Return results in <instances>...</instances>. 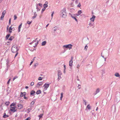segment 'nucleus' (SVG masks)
Here are the masks:
<instances>
[{
	"instance_id": "obj_1",
	"label": "nucleus",
	"mask_w": 120,
	"mask_h": 120,
	"mask_svg": "<svg viewBox=\"0 0 120 120\" xmlns=\"http://www.w3.org/2000/svg\"><path fill=\"white\" fill-rule=\"evenodd\" d=\"M60 15L62 16L63 18H65L67 16V14L66 11V9L64 8L63 10H62L60 12Z\"/></svg>"
},
{
	"instance_id": "obj_2",
	"label": "nucleus",
	"mask_w": 120,
	"mask_h": 120,
	"mask_svg": "<svg viewBox=\"0 0 120 120\" xmlns=\"http://www.w3.org/2000/svg\"><path fill=\"white\" fill-rule=\"evenodd\" d=\"M11 51L12 52L15 53L17 52L19 50L17 49V47L15 45H13L11 48Z\"/></svg>"
},
{
	"instance_id": "obj_3",
	"label": "nucleus",
	"mask_w": 120,
	"mask_h": 120,
	"mask_svg": "<svg viewBox=\"0 0 120 120\" xmlns=\"http://www.w3.org/2000/svg\"><path fill=\"white\" fill-rule=\"evenodd\" d=\"M72 45L71 44H69L63 45V47L64 49V51H65L66 50L65 49V48L68 49L69 48V49H70L72 48Z\"/></svg>"
},
{
	"instance_id": "obj_4",
	"label": "nucleus",
	"mask_w": 120,
	"mask_h": 120,
	"mask_svg": "<svg viewBox=\"0 0 120 120\" xmlns=\"http://www.w3.org/2000/svg\"><path fill=\"white\" fill-rule=\"evenodd\" d=\"M50 84H47L45 83L43 86V87H44V89L45 90H46L47 89V88L49 87Z\"/></svg>"
},
{
	"instance_id": "obj_5",
	"label": "nucleus",
	"mask_w": 120,
	"mask_h": 120,
	"mask_svg": "<svg viewBox=\"0 0 120 120\" xmlns=\"http://www.w3.org/2000/svg\"><path fill=\"white\" fill-rule=\"evenodd\" d=\"M69 14L71 16V17L75 19L76 22H78L77 20L75 17V16L76 15L75 14H71L70 13H69Z\"/></svg>"
},
{
	"instance_id": "obj_6",
	"label": "nucleus",
	"mask_w": 120,
	"mask_h": 120,
	"mask_svg": "<svg viewBox=\"0 0 120 120\" xmlns=\"http://www.w3.org/2000/svg\"><path fill=\"white\" fill-rule=\"evenodd\" d=\"M43 83L42 82H38L36 85V87H38L40 86Z\"/></svg>"
},
{
	"instance_id": "obj_7",
	"label": "nucleus",
	"mask_w": 120,
	"mask_h": 120,
	"mask_svg": "<svg viewBox=\"0 0 120 120\" xmlns=\"http://www.w3.org/2000/svg\"><path fill=\"white\" fill-rule=\"evenodd\" d=\"M26 94V93L25 92H21V94L20 95V97H22L23 96H25Z\"/></svg>"
},
{
	"instance_id": "obj_8",
	"label": "nucleus",
	"mask_w": 120,
	"mask_h": 120,
	"mask_svg": "<svg viewBox=\"0 0 120 120\" xmlns=\"http://www.w3.org/2000/svg\"><path fill=\"white\" fill-rule=\"evenodd\" d=\"M15 108L14 107H11V110L13 112L16 111V110L15 109Z\"/></svg>"
},
{
	"instance_id": "obj_9",
	"label": "nucleus",
	"mask_w": 120,
	"mask_h": 120,
	"mask_svg": "<svg viewBox=\"0 0 120 120\" xmlns=\"http://www.w3.org/2000/svg\"><path fill=\"white\" fill-rule=\"evenodd\" d=\"M82 11L81 10H79L78 12V13L75 14V15L77 16H79L82 13Z\"/></svg>"
},
{
	"instance_id": "obj_10",
	"label": "nucleus",
	"mask_w": 120,
	"mask_h": 120,
	"mask_svg": "<svg viewBox=\"0 0 120 120\" xmlns=\"http://www.w3.org/2000/svg\"><path fill=\"white\" fill-rule=\"evenodd\" d=\"M18 108L19 109H20L23 107V106L21 104H19L18 105Z\"/></svg>"
},
{
	"instance_id": "obj_11",
	"label": "nucleus",
	"mask_w": 120,
	"mask_h": 120,
	"mask_svg": "<svg viewBox=\"0 0 120 120\" xmlns=\"http://www.w3.org/2000/svg\"><path fill=\"white\" fill-rule=\"evenodd\" d=\"M95 18V16L93 15L92 18L90 19V20L92 22H94V19Z\"/></svg>"
},
{
	"instance_id": "obj_12",
	"label": "nucleus",
	"mask_w": 120,
	"mask_h": 120,
	"mask_svg": "<svg viewBox=\"0 0 120 120\" xmlns=\"http://www.w3.org/2000/svg\"><path fill=\"white\" fill-rule=\"evenodd\" d=\"M48 4V2L47 1H46L45 2V3L43 5V7H44L45 8H47L48 6L47 5Z\"/></svg>"
},
{
	"instance_id": "obj_13",
	"label": "nucleus",
	"mask_w": 120,
	"mask_h": 120,
	"mask_svg": "<svg viewBox=\"0 0 120 120\" xmlns=\"http://www.w3.org/2000/svg\"><path fill=\"white\" fill-rule=\"evenodd\" d=\"M3 117L4 118H6L8 117H9V116L8 115H6V113L4 112V115Z\"/></svg>"
},
{
	"instance_id": "obj_14",
	"label": "nucleus",
	"mask_w": 120,
	"mask_h": 120,
	"mask_svg": "<svg viewBox=\"0 0 120 120\" xmlns=\"http://www.w3.org/2000/svg\"><path fill=\"white\" fill-rule=\"evenodd\" d=\"M36 9H37V11H39L41 9V7H39L38 6V5H36Z\"/></svg>"
},
{
	"instance_id": "obj_15",
	"label": "nucleus",
	"mask_w": 120,
	"mask_h": 120,
	"mask_svg": "<svg viewBox=\"0 0 120 120\" xmlns=\"http://www.w3.org/2000/svg\"><path fill=\"white\" fill-rule=\"evenodd\" d=\"M12 25H11V26L9 27V29L8 30V32L10 33H11L12 32Z\"/></svg>"
},
{
	"instance_id": "obj_16",
	"label": "nucleus",
	"mask_w": 120,
	"mask_h": 120,
	"mask_svg": "<svg viewBox=\"0 0 120 120\" xmlns=\"http://www.w3.org/2000/svg\"><path fill=\"white\" fill-rule=\"evenodd\" d=\"M73 61L72 60H70L69 61V65L70 67H72L73 65Z\"/></svg>"
},
{
	"instance_id": "obj_17",
	"label": "nucleus",
	"mask_w": 120,
	"mask_h": 120,
	"mask_svg": "<svg viewBox=\"0 0 120 120\" xmlns=\"http://www.w3.org/2000/svg\"><path fill=\"white\" fill-rule=\"evenodd\" d=\"M9 61L8 59H7L6 61V66L7 67V68L9 67Z\"/></svg>"
},
{
	"instance_id": "obj_18",
	"label": "nucleus",
	"mask_w": 120,
	"mask_h": 120,
	"mask_svg": "<svg viewBox=\"0 0 120 120\" xmlns=\"http://www.w3.org/2000/svg\"><path fill=\"white\" fill-rule=\"evenodd\" d=\"M115 75L117 77H119V78H120V75L118 73H116L115 74Z\"/></svg>"
},
{
	"instance_id": "obj_19",
	"label": "nucleus",
	"mask_w": 120,
	"mask_h": 120,
	"mask_svg": "<svg viewBox=\"0 0 120 120\" xmlns=\"http://www.w3.org/2000/svg\"><path fill=\"white\" fill-rule=\"evenodd\" d=\"M22 23H21L19 26L18 31L19 32L20 31V29L22 27Z\"/></svg>"
},
{
	"instance_id": "obj_20",
	"label": "nucleus",
	"mask_w": 120,
	"mask_h": 120,
	"mask_svg": "<svg viewBox=\"0 0 120 120\" xmlns=\"http://www.w3.org/2000/svg\"><path fill=\"white\" fill-rule=\"evenodd\" d=\"M58 76H59V75H61L62 74V73L60 71V70H58Z\"/></svg>"
},
{
	"instance_id": "obj_21",
	"label": "nucleus",
	"mask_w": 120,
	"mask_h": 120,
	"mask_svg": "<svg viewBox=\"0 0 120 120\" xmlns=\"http://www.w3.org/2000/svg\"><path fill=\"white\" fill-rule=\"evenodd\" d=\"M46 43V41H44L43 42L41 43L42 46L45 45Z\"/></svg>"
},
{
	"instance_id": "obj_22",
	"label": "nucleus",
	"mask_w": 120,
	"mask_h": 120,
	"mask_svg": "<svg viewBox=\"0 0 120 120\" xmlns=\"http://www.w3.org/2000/svg\"><path fill=\"white\" fill-rule=\"evenodd\" d=\"M58 28L56 26H55V27H53L52 28L53 30L55 32L56 31V30L58 29Z\"/></svg>"
},
{
	"instance_id": "obj_23",
	"label": "nucleus",
	"mask_w": 120,
	"mask_h": 120,
	"mask_svg": "<svg viewBox=\"0 0 120 120\" xmlns=\"http://www.w3.org/2000/svg\"><path fill=\"white\" fill-rule=\"evenodd\" d=\"M116 84V82H112L111 84L110 85L111 86H115Z\"/></svg>"
},
{
	"instance_id": "obj_24",
	"label": "nucleus",
	"mask_w": 120,
	"mask_h": 120,
	"mask_svg": "<svg viewBox=\"0 0 120 120\" xmlns=\"http://www.w3.org/2000/svg\"><path fill=\"white\" fill-rule=\"evenodd\" d=\"M10 34H9L7 35H6V37H5L6 39V40L8 39V38H9V37H10Z\"/></svg>"
},
{
	"instance_id": "obj_25",
	"label": "nucleus",
	"mask_w": 120,
	"mask_h": 120,
	"mask_svg": "<svg viewBox=\"0 0 120 120\" xmlns=\"http://www.w3.org/2000/svg\"><path fill=\"white\" fill-rule=\"evenodd\" d=\"M35 93V92L34 90H32L30 93V94L32 95H34V94Z\"/></svg>"
},
{
	"instance_id": "obj_26",
	"label": "nucleus",
	"mask_w": 120,
	"mask_h": 120,
	"mask_svg": "<svg viewBox=\"0 0 120 120\" xmlns=\"http://www.w3.org/2000/svg\"><path fill=\"white\" fill-rule=\"evenodd\" d=\"M14 38V37L13 36H11L9 38V39H8L10 41H11Z\"/></svg>"
},
{
	"instance_id": "obj_27",
	"label": "nucleus",
	"mask_w": 120,
	"mask_h": 120,
	"mask_svg": "<svg viewBox=\"0 0 120 120\" xmlns=\"http://www.w3.org/2000/svg\"><path fill=\"white\" fill-rule=\"evenodd\" d=\"M36 5H38V6H39V7H42V4H41V3H39L38 4H37Z\"/></svg>"
},
{
	"instance_id": "obj_28",
	"label": "nucleus",
	"mask_w": 120,
	"mask_h": 120,
	"mask_svg": "<svg viewBox=\"0 0 120 120\" xmlns=\"http://www.w3.org/2000/svg\"><path fill=\"white\" fill-rule=\"evenodd\" d=\"M41 90H37L36 92V94H38L41 93Z\"/></svg>"
},
{
	"instance_id": "obj_29",
	"label": "nucleus",
	"mask_w": 120,
	"mask_h": 120,
	"mask_svg": "<svg viewBox=\"0 0 120 120\" xmlns=\"http://www.w3.org/2000/svg\"><path fill=\"white\" fill-rule=\"evenodd\" d=\"M86 108H87L89 109H91V107L90 106L89 104H88L87 105Z\"/></svg>"
},
{
	"instance_id": "obj_30",
	"label": "nucleus",
	"mask_w": 120,
	"mask_h": 120,
	"mask_svg": "<svg viewBox=\"0 0 120 120\" xmlns=\"http://www.w3.org/2000/svg\"><path fill=\"white\" fill-rule=\"evenodd\" d=\"M43 114H40L39 116H38L39 117V118L40 119L41 118L42 116H43Z\"/></svg>"
},
{
	"instance_id": "obj_31",
	"label": "nucleus",
	"mask_w": 120,
	"mask_h": 120,
	"mask_svg": "<svg viewBox=\"0 0 120 120\" xmlns=\"http://www.w3.org/2000/svg\"><path fill=\"white\" fill-rule=\"evenodd\" d=\"M4 16V15H2L0 17L1 20H3Z\"/></svg>"
},
{
	"instance_id": "obj_32",
	"label": "nucleus",
	"mask_w": 120,
	"mask_h": 120,
	"mask_svg": "<svg viewBox=\"0 0 120 120\" xmlns=\"http://www.w3.org/2000/svg\"><path fill=\"white\" fill-rule=\"evenodd\" d=\"M63 92H62L61 94V96L60 97V99L61 100H62V99L63 97Z\"/></svg>"
},
{
	"instance_id": "obj_33",
	"label": "nucleus",
	"mask_w": 120,
	"mask_h": 120,
	"mask_svg": "<svg viewBox=\"0 0 120 120\" xmlns=\"http://www.w3.org/2000/svg\"><path fill=\"white\" fill-rule=\"evenodd\" d=\"M99 90H96L95 92L94 93V95H96L97 93H99Z\"/></svg>"
},
{
	"instance_id": "obj_34",
	"label": "nucleus",
	"mask_w": 120,
	"mask_h": 120,
	"mask_svg": "<svg viewBox=\"0 0 120 120\" xmlns=\"http://www.w3.org/2000/svg\"><path fill=\"white\" fill-rule=\"evenodd\" d=\"M58 76V81L60 79H61V77L60 75H59V76Z\"/></svg>"
},
{
	"instance_id": "obj_35",
	"label": "nucleus",
	"mask_w": 120,
	"mask_h": 120,
	"mask_svg": "<svg viewBox=\"0 0 120 120\" xmlns=\"http://www.w3.org/2000/svg\"><path fill=\"white\" fill-rule=\"evenodd\" d=\"M89 25L90 26H93V24H92V23L91 22H90L89 24Z\"/></svg>"
},
{
	"instance_id": "obj_36",
	"label": "nucleus",
	"mask_w": 120,
	"mask_h": 120,
	"mask_svg": "<svg viewBox=\"0 0 120 120\" xmlns=\"http://www.w3.org/2000/svg\"><path fill=\"white\" fill-rule=\"evenodd\" d=\"M16 104L15 103H13L11 104V105L10 106L11 107L12 106H14Z\"/></svg>"
},
{
	"instance_id": "obj_37",
	"label": "nucleus",
	"mask_w": 120,
	"mask_h": 120,
	"mask_svg": "<svg viewBox=\"0 0 120 120\" xmlns=\"http://www.w3.org/2000/svg\"><path fill=\"white\" fill-rule=\"evenodd\" d=\"M14 20H16V19H17V17L16 16V15H14Z\"/></svg>"
},
{
	"instance_id": "obj_38",
	"label": "nucleus",
	"mask_w": 120,
	"mask_h": 120,
	"mask_svg": "<svg viewBox=\"0 0 120 120\" xmlns=\"http://www.w3.org/2000/svg\"><path fill=\"white\" fill-rule=\"evenodd\" d=\"M45 8L44 7L42 9L41 11V13H42L43 12V11L45 10Z\"/></svg>"
},
{
	"instance_id": "obj_39",
	"label": "nucleus",
	"mask_w": 120,
	"mask_h": 120,
	"mask_svg": "<svg viewBox=\"0 0 120 120\" xmlns=\"http://www.w3.org/2000/svg\"><path fill=\"white\" fill-rule=\"evenodd\" d=\"M10 103L9 102H6L5 103V104L6 105H8Z\"/></svg>"
},
{
	"instance_id": "obj_40",
	"label": "nucleus",
	"mask_w": 120,
	"mask_h": 120,
	"mask_svg": "<svg viewBox=\"0 0 120 120\" xmlns=\"http://www.w3.org/2000/svg\"><path fill=\"white\" fill-rule=\"evenodd\" d=\"M43 79V78H42V77H39L38 79V80H42V79Z\"/></svg>"
},
{
	"instance_id": "obj_41",
	"label": "nucleus",
	"mask_w": 120,
	"mask_h": 120,
	"mask_svg": "<svg viewBox=\"0 0 120 120\" xmlns=\"http://www.w3.org/2000/svg\"><path fill=\"white\" fill-rule=\"evenodd\" d=\"M18 78V77L17 76H15L14 78L13 79V81H14L15 79H16V78Z\"/></svg>"
},
{
	"instance_id": "obj_42",
	"label": "nucleus",
	"mask_w": 120,
	"mask_h": 120,
	"mask_svg": "<svg viewBox=\"0 0 120 120\" xmlns=\"http://www.w3.org/2000/svg\"><path fill=\"white\" fill-rule=\"evenodd\" d=\"M6 11L5 10L3 12H2V15H4L5 14V13H6Z\"/></svg>"
},
{
	"instance_id": "obj_43",
	"label": "nucleus",
	"mask_w": 120,
	"mask_h": 120,
	"mask_svg": "<svg viewBox=\"0 0 120 120\" xmlns=\"http://www.w3.org/2000/svg\"><path fill=\"white\" fill-rule=\"evenodd\" d=\"M38 63H35L34 64V66H35V67H36L37 66H38Z\"/></svg>"
},
{
	"instance_id": "obj_44",
	"label": "nucleus",
	"mask_w": 120,
	"mask_h": 120,
	"mask_svg": "<svg viewBox=\"0 0 120 120\" xmlns=\"http://www.w3.org/2000/svg\"><path fill=\"white\" fill-rule=\"evenodd\" d=\"M83 101L85 103V105H86V101L84 99H83Z\"/></svg>"
},
{
	"instance_id": "obj_45",
	"label": "nucleus",
	"mask_w": 120,
	"mask_h": 120,
	"mask_svg": "<svg viewBox=\"0 0 120 120\" xmlns=\"http://www.w3.org/2000/svg\"><path fill=\"white\" fill-rule=\"evenodd\" d=\"M34 82H32L30 83V85L31 86H32L34 85Z\"/></svg>"
},
{
	"instance_id": "obj_46",
	"label": "nucleus",
	"mask_w": 120,
	"mask_h": 120,
	"mask_svg": "<svg viewBox=\"0 0 120 120\" xmlns=\"http://www.w3.org/2000/svg\"><path fill=\"white\" fill-rule=\"evenodd\" d=\"M32 22V21H31V22L29 21H28L27 22V23L28 24H30Z\"/></svg>"
},
{
	"instance_id": "obj_47",
	"label": "nucleus",
	"mask_w": 120,
	"mask_h": 120,
	"mask_svg": "<svg viewBox=\"0 0 120 120\" xmlns=\"http://www.w3.org/2000/svg\"><path fill=\"white\" fill-rule=\"evenodd\" d=\"M81 4L80 3H79L78 5L77 6L78 7H80L81 6Z\"/></svg>"
},
{
	"instance_id": "obj_48",
	"label": "nucleus",
	"mask_w": 120,
	"mask_h": 120,
	"mask_svg": "<svg viewBox=\"0 0 120 120\" xmlns=\"http://www.w3.org/2000/svg\"><path fill=\"white\" fill-rule=\"evenodd\" d=\"M34 102H35V101H33L31 102V104L32 105H33L34 104Z\"/></svg>"
},
{
	"instance_id": "obj_49",
	"label": "nucleus",
	"mask_w": 120,
	"mask_h": 120,
	"mask_svg": "<svg viewBox=\"0 0 120 120\" xmlns=\"http://www.w3.org/2000/svg\"><path fill=\"white\" fill-rule=\"evenodd\" d=\"M11 18L9 19V25H10L11 24Z\"/></svg>"
},
{
	"instance_id": "obj_50",
	"label": "nucleus",
	"mask_w": 120,
	"mask_h": 120,
	"mask_svg": "<svg viewBox=\"0 0 120 120\" xmlns=\"http://www.w3.org/2000/svg\"><path fill=\"white\" fill-rule=\"evenodd\" d=\"M36 17L35 16H33L32 17V19H34L36 18Z\"/></svg>"
},
{
	"instance_id": "obj_51",
	"label": "nucleus",
	"mask_w": 120,
	"mask_h": 120,
	"mask_svg": "<svg viewBox=\"0 0 120 120\" xmlns=\"http://www.w3.org/2000/svg\"><path fill=\"white\" fill-rule=\"evenodd\" d=\"M81 85H79L78 86V87L79 89H80V88Z\"/></svg>"
},
{
	"instance_id": "obj_52",
	"label": "nucleus",
	"mask_w": 120,
	"mask_h": 120,
	"mask_svg": "<svg viewBox=\"0 0 120 120\" xmlns=\"http://www.w3.org/2000/svg\"><path fill=\"white\" fill-rule=\"evenodd\" d=\"M79 2V0H76L75 1V3L76 4H78V3Z\"/></svg>"
},
{
	"instance_id": "obj_53",
	"label": "nucleus",
	"mask_w": 120,
	"mask_h": 120,
	"mask_svg": "<svg viewBox=\"0 0 120 120\" xmlns=\"http://www.w3.org/2000/svg\"><path fill=\"white\" fill-rule=\"evenodd\" d=\"M30 117H28L26 119V120H30Z\"/></svg>"
},
{
	"instance_id": "obj_54",
	"label": "nucleus",
	"mask_w": 120,
	"mask_h": 120,
	"mask_svg": "<svg viewBox=\"0 0 120 120\" xmlns=\"http://www.w3.org/2000/svg\"><path fill=\"white\" fill-rule=\"evenodd\" d=\"M37 15V14L36 13V12H35L34 14V16H35V17H36Z\"/></svg>"
},
{
	"instance_id": "obj_55",
	"label": "nucleus",
	"mask_w": 120,
	"mask_h": 120,
	"mask_svg": "<svg viewBox=\"0 0 120 120\" xmlns=\"http://www.w3.org/2000/svg\"><path fill=\"white\" fill-rule=\"evenodd\" d=\"M87 45H86L85 47V49H86V50H87Z\"/></svg>"
},
{
	"instance_id": "obj_56",
	"label": "nucleus",
	"mask_w": 120,
	"mask_h": 120,
	"mask_svg": "<svg viewBox=\"0 0 120 120\" xmlns=\"http://www.w3.org/2000/svg\"><path fill=\"white\" fill-rule=\"evenodd\" d=\"M35 58H36L35 57H34V58H33V59L31 61H33V62L34 61L35 59Z\"/></svg>"
},
{
	"instance_id": "obj_57",
	"label": "nucleus",
	"mask_w": 120,
	"mask_h": 120,
	"mask_svg": "<svg viewBox=\"0 0 120 120\" xmlns=\"http://www.w3.org/2000/svg\"><path fill=\"white\" fill-rule=\"evenodd\" d=\"M16 52V53L15 55V57L17 56V55L18 54V52Z\"/></svg>"
},
{
	"instance_id": "obj_58",
	"label": "nucleus",
	"mask_w": 120,
	"mask_h": 120,
	"mask_svg": "<svg viewBox=\"0 0 120 120\" xmlns=\"http://www.w3.org/2000/svg\"><path fill=\"white\" fill-rule=\"evenodd\" d=\"M37 43H35V45H38V40H37Z\"/></svg>"
},
{
	"instance_id": "obj_59",
	"label": "nucleus",
	"mask_w": 120,
	"mask_h": 120,
	"mask_svg": "<svg viewBox=\"0 0 120 120\" xmlns=\"http://www.w3.org/2000/svg\"><path fill=\"white\" fill-rule=\"evenodd\" d=\"M12 30L13 31H14L15 30V28L14 27H12Z\"/></svg>"
},
{
	"instance_id": "obj_60",
	"label": "nucleus",
	"mask_w": 120,
	"mask_h": 120,
	"mask_svg": "<svg viewBox=\"0 0 120 120\" xmlns=\"http://www.w3.org/2000/svg\"><path fill=\"white\" fill-rule=\"evenodd\" d=\"M24 98L25 99H27V98L25 96H24Z\"/></svg>"
},
{
	"instance_id": "obj_61",
	"label": "nucleus",
	"mask_w": 120,
	"mask_h": 120,
	"mask_svg": "<svg viewBox=\"0 0 120 120\" xmlns=\"http://www.w3.org/2000/svg\"><path fill=\"white\" fill-rule=\"evenodd\" d=\"M10 79H9V80H8V81L7 82V84H9V83L10 82Z\"/></svg>"
},
{
	"instance_id": "obj_62",
	"label": "nucleus",
	"mask_w": 120,
	"mask_h": 120,
	"mask_svg": "<svg viewBox=\"0 0 120 120\" xmlns=\"http://www.w3.org/2000/svg\"><path fill=\"white\" fill-rule=\"evenodd\" d=\"M79 66H79V64H78L77 65V68H78L79 67Z\"/></svg>"
},
{
	"instance_id": "obj_63",
	"label": "nucleus",
	"mask_w": 120,
	"mask_h": 120,
	"mask_svg": "<svg viewBox=\"0 0 120 120\" xmlns=\"http://www.w3.org/2000/svg\"><path fill=\"white\" fill-rule=\"evenodd\" d=\"M77 80H78V81H79V80H80L79 79V78H78V76H77Z\"/></svg>"
},
{
	"instance_id": "obj_64",
	"label": "nucleus",
	"mask_w": 120,
	"mask_h": 120,
	"mask_svg": "<svg viewBox=\"0 0 120 120\" xmlns=\"http://www.w3.org/2000/svg\"><path fill=\"white\" fill-rule=\"evenodd\" d=\"M64 70H65L66 68V66L65 65H64Z\"/></svg>"
}]
</instances>
